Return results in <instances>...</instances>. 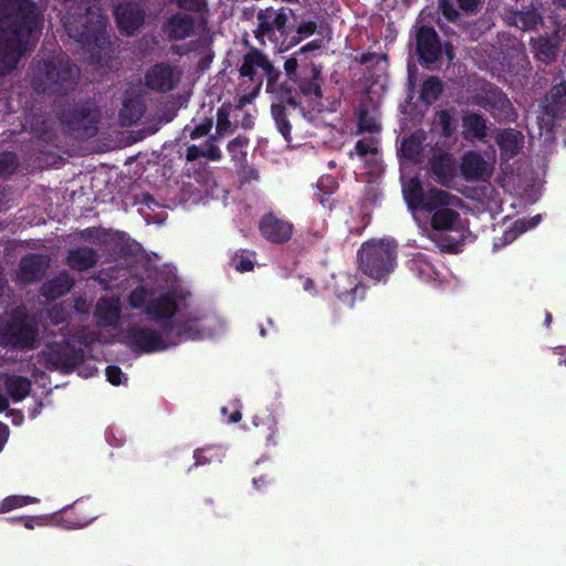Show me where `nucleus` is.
<instances>
[{"label":"nucleus","instance_id":"nucleus-1","mask_svg":"<svg viewBox=\"0 0 566 566\" xmlns=\"http://www.w3.org/2000/svg\"><path fill=\"white\" fill-rule=\"evenodd\" d=\"M43 14L33 0H0V76L11 73L41 33Z\"/></svg>","mask_w":566,"mask_h":566},{"label":"nucleus","instance_id":"nucleus-2","mask_svg":"<svg viewBox=\"0 0 566 566\" xmlns=\"http://www.w3.org/2000/svg\"><path fill=\"white\" fill-rule=\"evenodd\" d=\"M65 9L62 23L67 35L86 49L92 56L111 44L107 17L97 0H60Z\"/></svg>","mask_w":566,"mask_h":566},{"label":"nucleus","instance_id":"nucleus-3","mask_svg":"<svg viewBox=\"0 0 566 566\" xmlns=\"http://www.w3.org/2000/svg\"><path fill=\"white\" fill-rule=\"evenodd\" d=\"M286 78L280 87V96L287 106L303 111L300 96L321 101L323 98L322 86L324 84L323 67L314 62L300 63L296 57H289L284 62Z\"/></svg>","mask_w":566,"mask_h":566},{"label":"nucleus","instance_id":"nucleus-4","mask_svg":"<svg viewBox=\"0 0 566 566\" xmlns=\"http://www.w3.org/2000/svg\"><path fill=\"white\" fill-rule=\"evenodd\" d=\"M78 67L67 56L46 59L32 78L35 92L48 95H66L78 84Z\"/></svg>","mask_w":566,"mask_h":566},{"label":"nucleus","instance_id":"nucleus-5","mask_svg":"<svg viewBox=\"0 0 566 566\" xmlns=\"http://www.w3.org/2000/svg\"><path fill=\"white\" fill-rule=\"evenodd\" d=\"M359 268L367 276L381 281L394 271L396 247L388 241H370L361 244L358 252Z\"/></svg>","mask_w":566,"mask_h":566},{"label":"nucleus","instance_id":"nucleus-6","mask_svg":"<svg viewBox=\"0 0 566 566\" xmlns=\"http://www.w3.org/2000/svg\"><path fill=\"white\" fill-rule=\"evenodd\" d=\"M59 119L65 132L77 140H86L98 132L99 112L91 103L77 102L64 106Z\"/></svg>","mask_w":566,"mask_h":566},{"label":"nucleus","instance_id":"nucleus-7","mask_svg":"<svg viewBox=\"0 0 566 566\" xmlns=\"http://www.w3.org/2000/svg\"><path fill=\"white\" fill-rule=\"evenodd\" d=\"M471 103L489 112L497 123H513L517 118L507 95L493 83L482 84L471 96Z\"/></svg>","mask_w":566,"mask_h":566},{"label":"nucleus","instance_id":"nucleus-8","mask_svg":"<svg viewBox=\"0 0 566 566\" xmlns=\"http://www.w3.org/2000/svg\"><path fill=\"white\" fill-rule=\"evenodd\" d=\"M263 74L266 76V93L273 95L274 102L271 105V115L275 122V126L286 142L292 139V125L289 120L285 101L280 96V87L284 84L281 81L282 73L275 67L266 56L263 67Z\"/></svg>","mask_w":566,"mask_h":566},{"label":"nucleus","instance_id":"nucleus-9","mask_svg":"<svg viewBox=\"0 0 566 566\" xmlns=\"http://www.w3.org/2000/svg\"><path fill=\"white\" fill-rule=\"evenodd\" d=\"M41 357L48 369L69 374L83 364L85 354L83 348L65 340L49 343L41 352Z\"/></svg>","mask_w":566,"mask_h":566},{"label":"nucleus","instance_id":"nucleus-10","mask_svg":"<svg viewBox=\"0 0 566 566\" xmlns=\"http://www.w3.org/2000/svg\"><path fill=\"white\" fill-rule=\"evenodd\" d=\"M289 13H292V10L285 8L275 10L273 7H268L259 10L256 13L258 25L253 31L254 38L263 44L265 38L275 43L282 36L289 35L292 30L289 24Z\"/></svg>","mask_w":566,"mask_h":566},{"label":"nucleus","instance_id":"nucleus-11","mask_svg":"<svg viewBox=\"0 0 566 566\" xmlns=\"http://www.w3.org/2000/svg\"><path fill=\"white\" fill-rule=\"evenodd\" d=\"M38 331L28 322L25 316H13L1 335L7 346L21 349H32L38 343Z\"/></svg>","mask_w":566,"mask_h":566},{"label":"nucleus","instance_id":"nucleus-12","mask_svg":"<svg viewBox=\"0 0 566 566\" xmlns=\"http://www.w3.org/2000/svg\"><path fill=\"white\" fill-rule=\"evenodd\" d=\"M167 337L161 332L150 327L136 326L127 331V343L134 352L155 353L166 350L169 346Z\"/></svg>","mask_w":566,"mask_h":566},{"label":"nucleus","instance_id":"nucleus-13","mask_svg":"<svg viewBox=\"0 0 566 566\" xmlns=\"http://www.w3.org/2000/svg\"><path fill=\"white\" fill-rule=\"evenodd\" d=\"M177 311L178 304L168 293L150 300L145 307V313L150 321L161 323V331L167 338H170V334L174 331V316Z\"/></svg>","mask_w":566,"mask_h":566},{"label":"nucleus","instance_id":"nucleus-14","mask_svg":"<svg viewBox=\"0 0 566 566\" xmlns=\"http://www.w3.org/2000/svg\"><path fill=\"white\" fill-rule=\"evenodd\" d=\"M543 113L549 118V123H539L541 127H551L554 119L566 117V81L562 73L553 77V85L545 95Z\"/></svg>","mask_w":566,"mask_h":566},{"label":"nucleus","instance_id":"nucleus-15","mask_svg":"<svg viewBox=\"0 0 566 566\" xmlns=\"http://www.w3.org/2000/svg\"><path fill=\"white\" fill-rule=\"evenodd\" d=\"M416 53L420 63L433 64L442 54V44L432 27L421 25L416 32Z\"/></svg>","mask_w":566,"mask_h":566},{"label":"nucleus","instance_id":"nucleus-16","mask_svg":"<svg viewBox=\"0 0 566 566\" xmlns=\"http://www.w3.org/2000/svg\"><path fill=\"white\" fill-rule=\"evenodd\" d=\"M259 231L268 242L284 244L291 240L294 226L292 222L279 218L273 212H268L260 219Z\"/></svg>","mask_w":566,"mask_h":566},{"label":"nucleus","instance_id":"nucleus-17","mask_svg":"<svg viewBox=\"0 0 566 566\" xmlns=\"http://www.w3.org/2000/svg\"><path fill=\"white\" fill-rule=\"evenodd\" d=\"M180 75L168 63H156L145 74V85L158 93L171 92L178 84Z\"/></svg>","mask_w":566,"mask_h":566},{"label":"nucleus","instance_id":"nucleus-18","mask_svg":"<svg viewBox=\"0 0 566 566\" xmlns=\"http://www.w3.org/2000/svg\"><path fill=\"white\" fill-rule=\"evenodd\" d=\"M50 268V259L48 255L40 253H29L21 258L18 270L17 280L23 284H33L40 282Z\"/></svg>","mask_w":566,"mask_h":566},{"label":"nucleus","instance_id":"nucleus-19","mask_svg":"<svg viewBox=\"0 0 566 566\" xmlns=\"http://www.w3.org/2000/svg\"><path fill=\"white\" fill-rule=\"evenodd\" d=\"M195 30L196 19L182 11L171 13L161 25L163 33L170 42L185 40L191 36Z\"/></svg>","mask_w":566,"mask_h":566},{"label":"nucleus","instance_id":"nucleus-20","mask_svg":"<svg viewBox=\"0 0 566 566\" xmlns=\"http://www.w3.org/2000/svg\"><path fill=\"white\" fill-rule=\"evenodd\" d=\"M118 29L127 34H134L145 21V10L136 2H119L114 9Z\"/></svg>","mask_w":566,"mask_h":566},{"label":"nucleus","instance_id":"nucleus-21","mask_svg":"<svg viewBox=\"0 0 566 566\" xmlns=\"http://www.w3.org/2000/svg\"><path fill=\"white\" fill-rule=\"evenodd\" d=\"M460 171L467 181H486L491 178L493 168L474 150H469L462 156Z\"/></svg>","mask_w":566,"mask_h":566},{"label":"nucleus","instance_id":"nucleus-22","mask_svg":"<svg viewBox=\"0 0 566 566\" xmlns=\"http://www.w3.org/2000/svg\"><path fill=\"white\" fill-rule=\"evenodd\" d=\"M333 291L336 297L343 303L353 307L357 298V294H364L365 287L358 281L357 276L346 272H340L333 276ZM363 298L364 295H360Z\"/></svg>","mask_w":566,"mask_h":566},{"label":"nucleus","instance_id":"nucleus-23","mask_svg":"<svg viewBox=\"0 0 566 566\" xmlns=\"http://www.w3.org/2000/svg\"><path fill=\"white\" fill-rule=\"evenodd\" d=\"M430 170L441 186L449 187L457 176V161L452 154L439 150L429 160Z\"/></svg>","mask_w":566,"mask_h":566},{"label":"nucleus","instance_id":"nucleus-24","mask_svg":"<svg viewBox=\"0 0 566 566\" xmlns=\"http://www.w3.org/2000/svg\"><path fill=\"white\" fill-rule=\"evenodd\" d=\"M98 252L88 245H82L67 251L65 263L74 271L84 272L97 265Z\"/></svg>","mask_w":566,"mask_h":566},{"label":"nucleus","instance_id":"nucleus-25","mask_svg":"<svg viewBox=\"0 0 566 566\" xmlns=\"http://www.w3.org/2000/svg\"><path fill=\"white\" fill-rule=\"evenodd\" d=\"M266 54L256 48H251L244 55L241 66L239 67V74L241 77H248L253 85H263V75H259L256 70L262 71Z\"/></svg>","mask_w":566,"mask_h":566},{"label":"nucleus","instance_id":"nucleus-26","mask_svg":"<svg viewBox=\"0 0 566 566\" xmlns=\"http://www.w3.org/2000/svg\"><path fill=\"white\" fill-rule=\"evenodd\" d=\"M75 281L66 271H61L56 276L45 281L40 294L48 301H55L66 295L74 286Z\"/></svg>","mask_w":566,"mask_h":566},{"label":"nucleus","instance_id":"nucleus-27","mask_svg":"<svg viewBox=\"0 0 566 566\" xmlns=\"http://www.w3.org/2000/svg\"><path fill=\"white\" fill-rule=\"evenodd\" d=\"M208 138L202 145V147H198L197 145H190L186 149V160L187 161H196L199 158H207L208 160L219 161L222 158V151L217 146V142L223 136L218 135V130L216 129L214 134L207 135Z\"/></svg>","mask_w":566,"mask_h":566},{"label":"nucleus","instance_id":"nucleus-28","mask_svg":"<svg viewBox=\"0 0 566 566\" xmlns=\"http://www.w3.org/2000/svg\"><path fill=\"white\" fill-rule=\"evenodd\" d=\"M3 385L13 402L22 401L29 396L32 382L25 376L3 374Z\"/></svg>","mask_w":566,"mask_h":566},{"label":"nucleus","instance_id":"nucleus-29","mask_svg":"<svg viewBox=\"0 0 566 566\" xmlns=\"http://www.w3.org/2000/svg\"><path fill=\"white\" fill-rule=\"evenodd\" d=\"M523 138V134L520 130L505 128L497 133L495 143L502 154L513 158L518 154Z\"/></svg>","mask_w":566,"mask_h":566},{"label":"nucleus","instance_id":"nucleus-30","mask_svg":"<svg viewBox=\"0 0 566 566\" xmlns=\"http://www.w3.org/2000/svg\"><path fill=\"white\" fill-rule=\"evenodd\" d=\"M454 200H458V198L448 191L438 188H430L426 192L420 208L427 212L433 213L438 209L450 207Z\"/></svg>","mask_w":566,"mask_h":566},{"label":"nucleus","instance_id":"nucleus-31","mask_svg":"<svg viewBox=\"0 0 566 566\" xmlns=\"http://www.w3.org/2000/svg\"><path fill=\"white\" fill-rule=\"evenodd\" d=\"M531 44L536 60L549 64L556 59L558 52L557 41H553L547 36H538L532 39Z\"/></svg>","mask_w":566,"mask_h":566},{"label":"nucleus","instance_id":"nucleus-32","mask_svg":"<svg viewBox=\"0 0 566 566\" xmlns=\"http://www.w3.org/2000/svg\"><path fill=\"white\" fill-rule=\"evenodd\" d=\"M465 133L475 139L483 140L488 136L486 119L478 113L471 112L462 117Z\"/></svg>","mask_w":566,"mask_h":566},{"label":"nucleus","instance_id":"nucleus-33","mask_svg":"<svg viewBox=\"0 0 566 566\" xmlns=\"http://www.w3.org/2000/svg\"><path fill=\"white\" fill-rule=\"evenodd\" d=\"M512 24L523 31L534 30L543 22L542 14L535 8H526L512 14Z\"/></svg>","mask_w":566,"mask_h":566},{"label":"nucleus","instance_id":"nucleus-34","mask_svg":"<svg viewBox=\"0 0 566 566\" xmlns=\"http://www.w3.org/2000/svg\"><path fill=\"white\" fill-rule=\"evenodd\" d=\"M202 333L190 322H174V331L170 334L171 345H177L184 340H196L201 338Z\"/></svg>","mask_w":566,"mask_h":566},{"label":"nucleus","instance_id":"nucleus-35","mask_svg":"<svg viewBox=\"0 0 566 566\" xmlns=\"http://www.w3.org/2000/svg\"><path fill=\"white\" fill-rule=\"evenodd\" d=\"M145 106L139 98H127L119 111L123 125L130 126L138 122L144 115Z\"/></svg>","mask_w":566,"mask_h":566},{"label":"nucleus","instance_id":"nucleus-36","mask_svg":"<svg viewBox=\"0 0 566 566\" xmlns=\"http://www.w3.org/2000/svg\"><path fill=\"white\" fill-rule=\"evenodd\" d=\"M460 219V213L450 207L438 209L431 216V227L433 230H451L454 223Z\"/></svg>","mask_w":566,"mask_h":566},{"label":"nucleus","instance_id":"nucleus-37","mask_svg":"<svg viewBox=\"0 0 566 566\" xmlns=\"http://www.w3.org/2000/svg\"><path fill=\"white\" fill-rule=\"evenodd\" d=\"M443 92L442 81L438 76H429L423 81L419 98L427 105H431L439 99Z\"/></svg>","mask_w":566,"mask_h":566},{"label":"nucleus","instance_id":"nucleus-38","mask_svg":"<svg viewBox=\"0 0 566 566\" xmlns=\"http://www.w3.org/2000/svg\"><path fill=\"white\" fill-rule=\"evenodd\" d=\"M96 315L102 325L112 326L117 324L120 315L118 305L112 301L103 300L96 306Z\"/></svg>","mask_w":566,"mask_h":566},{"label":"nucleus","instance_id":"nucleus-39","mask_svg":"<svg viewBox=\"0 0 566 566\" xmlns=\"http://www.w3.org/2000/svg\"><path fill=\"white\" fill-rule=\"evenodd\" d=\"M437 125L440 128V135L443 138H451L458 128V122L453 117L452 109H442L437 113Z\"/></svg>","mask_w":566,"mask_h":566},{"label":"nucleus","instance_id":"nucleus-40","mask_svg":"<svg viewBox=\"0 0 566 566\" xmlns=\"http://www.w3.org/2000/svg\"><path fill=\"white\" fill-rule=\"evenodd\" d=\"M422 142L416 136H410L401 142V156L410 161L417 163L422 154Z\"/></svg>","mask_w":566,"mask_h":566},{"label":"nucleus","instance_id":"nucleus-41","mask_svg":"<svg viewBox=\"0 0 566 566\" xmlns=\"http://www.w3.org/2000/svg\"><path fill=\"white\" fill-rule=\"evenodd\" d=\"M38 501V499L31 496L9 495L0 502V514L10 512L18 507H23Z\"/></svg>","mask_w":566,"mask_h":566},{"label":"nucleus","instance_id":"nucleus-42","mask_svg":"<svg viewBox=\"0 0 566 566\" xmlns=\"http://www.w3.org/2000/svg\"><path fill=\"white\" fill-rule=\"evenodd\" d=\"M249 144V138L243 135H239L235 138L231 139L228 145L227 149L234 161H241L247 158V151H244V148Z\"/></svg>","mask_w":566,"mask_h":566},{"label":"nucleus","instance_id":"nucleus-43","mask_svg":"<svg viewBox=\"0 0 566 566\" xmlns=\"http://www.w3.org/2000/svg\"><path fill=\"white\" fill-rule=\"evenodd\" d=\"M357 128L359 133L366 132L370 134L379 133L381 129L376 118L366 108H361L358 112Z\"/></svg>","mask_w":566,"mask_h":566},{"label":"nucleus","instance_id":"nucleus-44","mask_svg":"<svg viewBox=\"0 0 566 566\" xmlns=\"http://www.w3.org/2000/svg\"><path fill=\"white\" fill-rule=\"evenodd\" d=\"M216 128L219 136H226L233 132L234 126L230 120V106L222 105L218 108Z\"/></svg>","mask_w":566,"mask_h":566},{"label":"nucleus","instance_id":"nucleus-45","mask_svg":"<svg viewBox=\"0 0 566 566\" xmlns=\"http://www.w3.org/2000/svg\"><path fill=\"white\" fill-rule=\"evenodd\" d=\"M18 167V157L12 151L0 153V177L12 175Z\"/></svg>","mask_w":566,"mask_h":566},{"label":"nucleus","instance_id":"nucleus-46","mask_svg":"<svg viewBox=\"0 0 566 566\" xmlns=\"http://www.w3.org/2000/svg\"><path fill=\"white\" fill-rule=\"evenodd\" d=\"M175 3L182 12H190L201 14L207 10L206 0H170Z\"/></svg>","mask_w":566,"mask_h":566},{"label":"nucleus","instance_id":"nucleus-47","mask_svg":"<svg viewBox=\"0 0 566 566\" xmlns=\"http://www.w3.org/2000/svg\"><path fill=\"white\" fill-rule=\"evenodd\" d=\"M213 126V119L211 117H205V119L192 128L186 126L184 132L189 130V138L191 140L199 139L203 136L209 135Z\"/></svg>","mask_w":566,"mask_h":566},{"label":"nucleus","instance_id":"nucleus-48","mask_svg":"<svg viewBox=\"0 0 566 566\" xmlns=\"http://www.w3.org/2000/svg\"><path fill=\"white\" fill-rule=\"evenodd\" d=\"M315 193L333 195L338 189V181L332 175L322 176L316 184Z\"/></svg>","mask_w":566,"mask_h":566},{"label":"nucleus","instance_id":"nucleus-49","mask_svg":"<svg viewBox=\"0 0 566 566\" xmlns=\"http://www.w3.org/2000/svg\"><path fill=\"white\" fill-rule=\"evenodd\" d=\"M378 140L375 138H369L368 140L360 139L355 144V151L359 157H366L367 155H377L378 154Z\"/></svg>","mask_w":566,"mask_h":566},{"label":"nucleus","instance_id":"nucleus-50","mask_svg":"<svg viewBox=\"0 0 566 566\" xmlns=\"http://www.w3.org/2000/svg\"><path fill=\"white\" fill-rule=\"evenodd\" d=\"M438 8L442 15L450 22H455L460 17L459 11L454 8L451 0H438Z\"/></svg>","mask_w":566,"mask_h":566},{"label":"nucleus","instance_id":"nucleus-51","mask_svg":"<svg viewBox=\"0 0 566 566\" xmlns=\"http://www.w3.org/2000/svg\"><path fill=\"white\" fill-rule=\"evenodd\" d=\"M302 40H303V38L297 33H296V35H292V36H290V34H289L284 38L282 36L274 44H275V46H277L279 52L283 53V52L289 51L293 46L297 45Z\"/></svg>","mask_w":566,"mask_h":566},{"label":"nucleus","instance_id":"nucleus-52","mask_svg":"<svg viewBox=\"0 0 566 566\" xmlns=\"http://www.w3.org/2000/svg\"><path fill=\"white\" fill-rule=\"evenodd\" d=\"M459 8L468 15H475L482 6V0H455Z\"/></svg>","mask_w":566,"mask_h":566},{"label":"nucleus","instance_id":"nucleus-53","mask_svg":"<svg viewBox=\"0 0 566 566\" xmlns=\"http://www.w3.org/2000/svg\"><path fill=\"white\" fill-rule=\"evenodd\" d=\"M105 375L107 378V381H109L114 386L120 385L123 381V377H125L122 369L116 365H111L106 367Z\"/></svg>","mask_w":566,"mask_h":566},{"label":"nucleus","instance_id":"nucleus-54","mask_svg":"<svg viewBox=\"0 0 566 566\" xmlns=\"http://www.w3.org/2000/svg\"><path fill=\"white\" fill-rule=\"evenodd\" d=\"M147 300V291L145 287L139 286L133 290L129 294V303L133 307L137 308Z\"/></svg>","mask_w":566,"mask_h":566},{"label":"nucleus","instance_id":"nucleus-55","mask_svg":"<svg viewBox=\"0 0 566 566\" xmlns=\"http://www.w3.org/2000/svg\"><path fill=\"white\" fill-rule=\"evenodd\" d=\"M317 25L316 22L308 20L302 21L297 28L296 33L300 34L303 39L306 36H311L316 32Z\"/></svg>","mask_w":566,"mask_h":566},{"label":"nucleus","instance_id":"nucleus-56","mask_svg":"<svg viewBox=\"0 0 566 566\" xmlns=\"http://www.w3.org/2000/svg\"><path fill=\"white\" fill-rule=\"evenodd\" d=\"M233 266L237 271L244 273L252 271L254 268V263L249 258L240 255L233 259Z\"/></svg>","mask_w":566,"mask_h":566},{"label":"nucleus","instance_id":"nucleus-57","mask_svg":"<svg viewBox=\"0 0 566 566\" xmlns=\"http://www.w3.org/2000/svg\"><path fill=\"white\" fill-rule=\"evenodd\" d=\"M260 91H261V86H260V82H259L258 85H253V88L250 93L244 94L239 97L237 108L241 109L245 105L251 104L253 102V99L259 95Z\"/></svg>","mask_w":566,"mask_h":566},{"label":"nucleus","instance_id":"nucleus-58","mask_svg":"<svg viewBox=\"0 0 566 566\" xmlns=\"http://www.w3.org/2000/svg\"><path fill=\"white\" fill-rule=\"evenodd\" d=\"M517 231L514 229H510L504 231L502 237L499 239V241H495L493 243L494 249H500L501 247L506 245L507 243L513 242L517 238Z\"/></svg>","mask_w":566,"mask_h":566},{"label":"nucleus","instance_id":"nucleus-59","mask_svg":"<svg viewBox=\"0 0 566 566\" xmlns=\"http://www.w3.org/2000/svg\"><path fill=\"white\" fill-rule=\"evenodd\" d=\"M409 196L411 199V203L420 207L426 196V192H423V189L421 188L420 184H417L410 188Z\"/></svg>","mask_w":566,"mask_h":566},{"label":"nucleus","instance_id":"nucleus-60","mask_svg":"<svg viewBox=\"0 0 566 566\" xmlns=\"http://www.w3.org/2000/svg\"><path fill=\"white\" fill-rule=\"evenodd\" d=\"M321 46H322V40H318V39L313 40V41L306 43L305 45H303L296 52H294L291 57H296L297 59L300 55H302V54H304L306 52H311V51H315V50L321 49Z\"/></svg>","mask_w":566,"mask_h":566},{"label":"nucleus","instance_id":"nucleus-61","mask_svg":"<svg viewBox=\"0 0 566 566\" xmlns=\"http://www.w3.org/2000/svg\"><path fill=\"white\" fill-rule=\"evenodd\" d=\"M209 449H197L193 452L195 463L192 467H199L210 463L211 459L208 458L205 453L208 452Z\"/></svg>","mask_w":566,"mask_h":566},{"label":"nucleus","instance_id":"nucleus-62","mask_svg":"<svg viewBox=\"0 0 566 566\" xmlns=\"http://www.w3.org/2000/svg\"><path fill=\"white\" fill-rule=\"evenodd\" d=\"M315 196L319 203L328 210H333L336 206V200L331 197L332 195L315 193Z\"/></svg>","mask_w":566,"mask_h":566},{"label":"nucleus","instance_id":"nucleus-63","mask_svg":"<svg viewBox=\"0 0 566 566\" xmlns=\"http://www.w3.org/2000/svg\"><path fill=\"white\" fill-rule=\"evenodd\" d=\"M440 247L449 252H458L459 242L449 238H444Z\"/></svg>","mask_w":566,"mask_h":566},{"label":"nucleus","instance_id":"nucleus-64","mask_svg":"<svg viewBox=\"0 0 566 566\" xmlns=\"http://www.w3.org/2000/svg\"><path fill=\"white\" fill-rule=\"evenodd\" d=\"M270 482H271V480L268 479L266 475H260L259 478H253V484H254L255 489H258V490L262 489L264 485H266Z\"/></svg>","mask_w":566,"mask_h":566}]
</instances>
